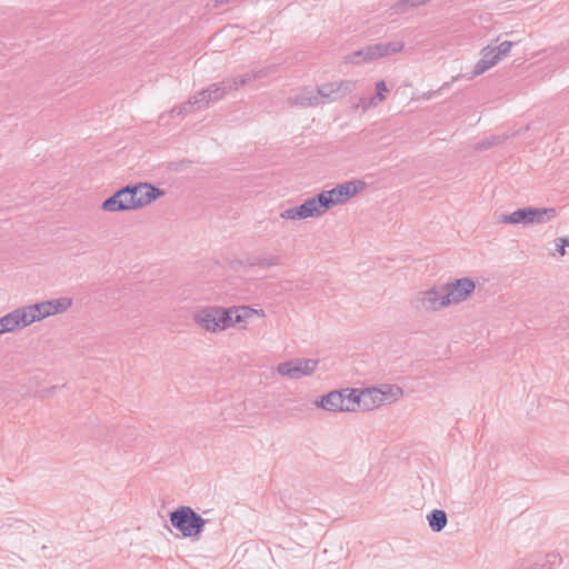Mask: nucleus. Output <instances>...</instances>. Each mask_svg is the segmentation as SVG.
<instances>
[{
  "label": "nucleus",
  "instance_id": "nucleus-36",
  "mask_svg": "<svg viewBox=\"0 0 569 569\" xmlns=\"http://www.w3.org/2000/svg\"><path fill=\"white\" fill-rule=\"evenodd\" d=\"M555 242H556L557 252L560 256H565L566 254V246L561 241H559V238H557Z\"/></svg>",
  "mask_w": 569,
  "mask_h": 569
},
{
  "label": "nucleus",
  "instance_id": "nucleus-33",
  "mask_svg": "<svg viewBox=\"0 0 569 569\" xmlns=\"http://www.w3.org/2000/svg\"><path fill=\"white\" fill-rule=\"evenodd\" d=\"M281 258L279 256H271L269 258H258V267L269 268L280 263Z\"/></svg>",
  "mask_w": 569,
  "mask_h": 569
},
{
  "label": "nucleus",
  "instance_id": "nucleus-42",
  "mask_svg": "<svg viewBox=\"0 0 569 569\" xmlns=\"http://www.w3.org/2000/svg\"><path fill=\"white\" fill-rule=\"evenodd\" d=\"M451 84V82H446L443 83V86L440 88V90H443L445 88H449Z\"/></svg>",
  "mask_w": 569,
  "mask_h": 569
},
{
  "label": "nucleus",
  "instance_id": "nucleus-7",
  "mask_svg": "<svg viewBox=\"0 0 569 569\" xmlns=\"http://www.w3.org/2000/svg\"><path fill=\"white\" fill-rule=\"evenodd\" d=\"M447 306L445 296L436 288L418 292L410 302L411 309L417 313L437 311Z\"/></svg>",
  "mask_w": 569,
  "mask_h": 569
},
{
  "label": "nucleus",
  "instance_id": "nucleus-26",
  "mask_svg": "<svg viewBox=\"0 0 569 569\" xmlns=\"http://www.w3.org/2000/svg\"><path fill=\"white\" fill-rule=\"evenodd\" d=\"M507 139V137H501V136H492L491 138L489 139H485L482 141H479L476 143L475 146V149L477 151H482V150H487L498 143H501L502 141H505Z\"/></svg>",
  "mask_w": 569,
  "mask_h": 569
},
{
  "label": "nucleus",
  "instance_id": "nucleus-5",
  "mask_svg": "<svg viewBox=\"0 0 569 569\" xmlns=\"http://www.w3.org/2000/svg\"><path fill=\"white\" fill-rule=\"evenodd\" d=\"M351 389L332 390L316 400V406L328 411H355Z\"/></svg>",
  "mask_w": 569,
  "mask_h": 569
},
{
  "label": "nucleus",
  "instance_id": "nucleus-38",
  "mask_svg": "<svg viewBox=\"0 0 569 569\" xmlns=\"http://www.w3.org/2000/svg\"><path fill=\"white\" fill-rule=\"evenodd\" d=\"M558 558H559V555L555 553V552L547 553V556H546L547 562L550 565H553Z\"/></svg>",
  "mask_w": 569,
  "mask_h": 569
},
{
  "label": "nucleus",
  "instance_id": "nucleus-6",
  "mask_svg": "<svg viewBox=\"0 0 569 569\" xmlns=\"http://www.w3.org/2000/svg\"><path fill=\"white\" fill-rule=\"evenodd\" d=\"M319 360L293 358L277 366V372L289 379H300L306 376H311L317 367Z\"/></svg>",
  "mask_w": 569,
  "mask_h": 569
},
{
  "label": "nucleus",
  "instance_id": "nucleus-1",
  "mask_svg": "<svg viewBox=\"0 0 569 569\" xmlns=\"http://www.w3.org/2000/svg\"><path fill=\"white\" fill-rule=\"evenodd\" d=\"M171 526L184 538L199 539L208 522L189 506H180L169 513Z\"/></svg>",
  "mask_w": 569,
  "mask_h": 569
},
{
  "label": "nucleus",
  "instance_id": "nucleus-9",
  "mask_svg": "<svg viewBox=\"0 0 569 569\" xmlns=\"http://www.w3.org/2000/svg\"><path fill=\"white\" fill-rule=\"evenodd\" d=\"M131 202L132 210L142 208L164 196V191L148 182H139L131 184Z\"/></svg>",
  "mask_w": 569,
  "mask_h": 569
},
{
  "label": "nucleus",
  "instance_id": "nucleus-13",
  "mask_svg": "<svg viewBox=\"0 0 569 569\" xmlns=\"http://www.w3.org/2000/svg\"><path fill=\"white\" fill-rule=\"evenodd\" d=\"M26 306L14 309L13 311L0 318L1 333L12 332L16 329L26 328L31 325Z\"/></svg>",
  "mask_w": 569,
  "mask_h": 569
},
{
  "label": "nucleus",
  "instance_id": "nucleus-34",
  "mask_svg": "<svg viewBox=\"0 0 569 569\" xmlns=\"http://www.w3.org/2000/svg\"><path fill=\"white\" fill-rule=\"evenodd\" d=\"M59 389V386H52L50 388L43 389L39 392V397L41 399H48L50 398L57 390Z\"/></svg>",
  "mask_w": 569,
  "mask_h": 569
},
{
  "label": "nucleus",
  "instance_id": "nucleus-10",
  "mask_svg": "<svg viewBox=\"0 0 569 569\" xmlns=\"http://www.w3.org/2000/svg\"><path fill=\"white\" fill-rule=\"evenodd\" d=\"M350 395L353 397V406L356 410L370 411L385 402V393L379 388L351 389Z\"/></svg>",
  "mask_w": 569,
  "mask_h": 569
},
{
  "label": "nucleus",
  "instance_id": "nucleus-14",
  "mask_svg": "<svg viewBox=\"0 0 569 569\" xmlns=\"http://www.w3.org/2000/svg\"><path fill=\"white\" fill-rule=\"evenodd\" d=\"M481 53H482V57L476 63L470 79L482 74L483 72L489 70L491 67L496 66L501 60V58L496 52V49H493L491 46L485 47L482 49Z\"/></svg>",
  "mask_w": 569,
  "mask_h": 569
},
{
  "label": "nucleus",
  "instance_id": "nucleus-40",
  "mask_svg": "<svg viewBox=\"0 0 569 569\" xmlns=\"http://www.w3.org/2000/svg\"><path fill=\"white\" fill-rule=\"evenodd\" d=\"M229 1L230 0H214V7H220Z\"/></svg>",
  "mask_w": 569,
  "mask_h": 569
},
{
  "label": "nucleus",
  "instance_id": "nucleus-19",
  "mask_svg": "<svg viewBox=\"0 0 569 569\" xmlns=\"http://www.w3.org/2000/svg\"><path fill=\"white\" fill-rule=\"evenodd\" d=\"M293 103L301 107H317L322 103L319 89L303 91L292 98Z\"/></svg>",
  "mask_w": 569,
  "mask_h": 569
},
{
  "label": "nucleus",
  "instance_id": "nucleus-23",
  "mask_svg": "<svg viewBox=\"0 0 569 569\" xmlns=\"http://www.w3.org/2000/svg\"><path fill=\"white\" fill-rule=\"evenodd\" d=\"M268 74V69H260L258 71H252L244 73L237 78H231L230 80L234 82V90H238L239 87L246 86L257 79H261Z\"/></svg>",
  "mask_w": 569,
  "mask_h": 569
},
{
  "label": "nucleus",
  "instance_id": "nucleus-35",
  "mask_svg": "<svg viewBox=\"0 0 569 569\" xmlns=\"http://www.w3.org/2000/svg\"><path fill=\"white\" fill-rule=\"evenodd\" d=\"M498 222L508 223V224H515V214H513V212L509 213V214H501L498 218Z\"/></svg>",
  "mask_w": 569,
  "mask_h": 569
},
{
  "label": "nucleus",
  "instance_id": "nucleus-24",
  "mask_svg": "<svg viewBox=\"0 0 569 569\" xmlns=\"http://www.w3.org/2000/svg\"><path fill=\"white\" fill-rule=\"evenodd\" d=\"M280 218L290 220H302L307 219V214L303 210L302 204L286 209L280 213Z\"/></svg>",
  "mask_w": 569,
  "mask_h": 569
},
{
  "label": "nucleus",
  "instance_id": "nucleus-31",
  "mask_svg": "<svg viewBox=\"0 0 569 569\" xmlns=\"http://www.w3.org/2000/svg\"><path fill=\"white\" fill-rule=\"evenodd\" d=\"M193 107L194 106H193L192 101L189 99L188 101H186L179 106H176L171 112L177 113L179 116H184V114L192 112Z\"/></svg>",
  "mask_w": 569,
  "mask_h": 569
},
{
  "label": "nucleus",
  "instance_id": "nucleus-3",
  "mask_svg": "<svg viewBox=\"0 0 569 569\" xmlns=\"http://www.w3.org/2000/svg\"><path fill=\"white\" fill-rule=\"evenodd\" d=\"M72 299L69 297H61L58 299L46 300L33 305L26 306L31 325L41 321L44 318L62 313L72 306Z\"/></svg>",
  "mask_w": 569,
  "mask_h": 569
},
{
  "label": "nucleus",
  "instance_id": "nucleus-17",
  "mask_svg": "<svg viewBox=\"0 0 569 569\" xmlns=\"http://www.w3.org/2000/svg\"><path fill=\"white\" fill-rule=\"evenodd\" d=\"M372 46L371 53L375 56V60L381 57H388L393 53L400 52L403 50L405 44L402 41H390V42H381L375 43Z\"/></svg>",
  "mask_w": 569,
  "mask_h": 569
},
{
  "label": "nucleus",
  "instance_id": "nucleus-8",
  "mask_svg": "<svg viewBox=\"0 0 569 569\" xmlns=\"http://www.w3.org/2000/svg\"><path fill=\"white\" fill-rule=\"evenodd\" d=\"M357 80H340L318 86L322 103H329L345 98L357 87Z\"/></svg>",
  "mask_w": 569,
  "mask_h": 569
},
{
  "label": "nucleus",
  "instance_id": "nucleus-37",
  "mask_svg": "<svg viewBox=\"0 0 569 569\" xmlns=\"http://www.w3.org/2000/svg\"><path fill=\"white\" fill-rule=\"evenodd\" d=\"M240 263L249 267H258V258H247L246 260L240 261Z\"/></svg>",
  "mask_w": 569,
  "mask_h": 569
},
{
  "label": "nucleus",
  "instance_id": "nucleus-4",
  "mask_svg": "<svg viewBox=\"0 0 569 569\" xmlns=\"http://www.w3.org/2000/svg\"><path fill=\"white\" fill-rule=\"evenodd\" d=\"M366 188L363 180H351L340 184H337L330 190L321 191L325 194V200L328 202V208H332L337 204L346 203L351 197L357 194L359 191Z\"/></svg>",
  "mask_w": 569,
  "mask_h": 569
},
{
  "label": "nucleus",
  "instance_id": "nucleus-18",
  "mask_svg": "<svg viewBox=\"0 0 569 569\" xmlns=\"http://www.w3.org/2000/svg\"><path fill=\"white\" fill-rule=\"evenodd\" d=\"M530 224L546 223L557 216L555 208H535L529 207Z\"/></svg>",
  "mask_w": 569,
  "mask_h": 569
},
{
  "label": "nucleus",
  "instance_id": "nucleus-20",
  "mask_svg": "<svg viewBox=\"0 0 569 569\" xmlns=\"http://www.w3.org/2000/svg\"><path fill=\"white\" fill-rule=\"evenodd\" d=\"M210 92L211 101H218L222 99L227 93L234 90V82L230 79H224L218 83H213L207 88Z\"/></svg>",
  "mask_w": 569,
  "mask_h": 569
},
{
  "label": "nucleus",
  "instance_id": "nucleus-11",
  "mask_svg": "<svg viewBox=\"0 0 569 569\" xmlns=\"http://www.w3.org/2000/svg\"><path fill=\"white\" fill-rule=\"evenodd\" d=\"M475 281L470 278H460L446 283L443 287L445 303L449 306L465 301L475 291Z\"/></svg>",
  "mask_w": 569,
  "mask_h": 569
},
{
  "label": "nucleus",
  "instance_id": "nucleus-12",
  "mask_svg": "<svg viewBox=\"0 0 569 569\" xmlns=\"http://www.w3.org/2000/svg\"><path fill=\"white\" fill-rule=\"evenodd\" d=\"M131 184H127L118 189L113 194L104 199L100 206L106 212H120L132 210L131 202Z\"/></svg>",
  "mask_w": 569,
  "mask_h": 569
},
{
  "label": "nucleus",
  "instance_id": "nucleus-25",
  "mask_svg": "<svg viewBox=\"0 0 569 569\" xmlns=\"http://www.w3.org/2000/svg\"><path fill=\"white\" fill-rule=\"evenodd\" d=\"M381 392L385 393V401H395L402 397L403 390L397 385H385L382 386Z\"/></svg>",
  "mask_w": 569,
  "mask_h": 569
},
{
  "label": "nucleus",
  "instance_id": "nucleus-22",
  "mask_svg": "<svg viewBox=\"0 0 569 569\" xmlns=\"http://www.w3.org/2000/svg\"><path fill=\"white\" fill-rule=\"evenodd\" d=\"M372 46H367L360 50L353 51L345 57L346 63L360 64L362 62H369L375 60V56L371 53Z\"/></svg>",
  "mask_w": 569,
  "mask_h": 569
},
{
  "label": "nucleus",
  "instance_id": "nucleus-28",
  "mask_svg": "<svg viewBox=\"0 0 569 569\" xmlns=\"http://www.w3.org/2000/svg\"><path fill=\"white\" fill-rule=\"evenodd\" d=\"M515 214V224H530V216H529V207L519 208L513 211Z\"/></svg>",
  "mask_w": 569,
  "mask_h": 569
},
{
  "label": "nucleus",
  "instance_id": "nucleus-27",
  "mask_svg": "<svg viewBox=\"0 0 569 569\" xmlns=\"http://www.w3.org/2000/svg\"><path fill=\"white\" fill-rule=\"evenodd\" d=\"M193 106H197L198 108H202L208 106L211 101L210 92L208 89H204L197 94H194L192 98H190Z\"/></svg>",
  "mask_w": 569,
  "mask_h": 569
},
{
  "label": "nucleus",
  "instance_id": "nucleus-2",
  "mask_svg": "<svg viewBox=\"0 0 569 569\" xmlns=\"http://www.w3.org/2000/svg\"><path fill=\"white\" fill-rule=\"evenodd\" d=\"M231 315L232 309L219 306L203 307L194 313L193 321L207 331L218 332L232 327Z\"/></svg>",
  "mask_w": 569,
  "mask_h": 569
},
{
  "label": "nucleus",
  "instance_id": "nucleus-16",
  "mask_svg": "<svg viewBox=\"0 0 569 569\" xmlns=\"http://www.w3.org/2000/svg\"><path fill=\"white\" fill-rule=\"evenodd\" d=\"M230 309H232V327L237 323L246 322L253 316L264 317V311L262 309H254L250 306L231 307Z\"/></svg>",
  "mask_w": 569,
  "mask_h": 569
},
{
  "label": "nucleus",
  "instance_id": "nucleus-41",
  "mask_svg": "<svg viewBox=\"0 0 569 569\" xmlns=\"http://www.w3.org/2000/svg\"><path fill=\"white\" fill-rule=\"evenodd\" d=\"M413 1L416 2V6L419 7L421 4L429 2L430 0H413Z\"/></svg>",
  "mask_w": 569,
  "mask_h": 569
},
{
  "label": "nucleus",
  "instance_id": "nucleus-15",
  "mask_svg": "<svg viewBox=\"0 0 569 569\" xmlns=\"http://www.w3.org/2000/svg\"><path fill=\"white\" fill-rule=\"evenodd\" d=\"M327 203L328 202L325 200V194L320 192L315 197L307 199L301 204L308 218H316L322 216L329 210Z\"/></svg>",
  "mask_w": 569,
  "mask_h": 569
},
{
  "label": "nucleus",
  "instance_id": "nucleus-30",
  "mask_svg": "<svg viewBox=\"0 0 569 569\" xmlns=\"http://www.w3.org/2000/svg\"><path fill=\"white\" fill-rule=\"evenodd\" d=\"M411 8H417L416 2L413 0H399L396 2L392 7V9L397 13H403L407 12Z\"/></svg>",
  "mask_w": 569,
  "mask_h": 569
},
{
  "label": "nucleus",
  "instance_id": "nucleus-32",
  "mask_svg": "<svg viewBox=\"0 0 569 569\" xmlns=\"http://www.w3.org/2000/svg\"><path fill=\"white\" fill-rule=\"evenodd\" d=\"M513 44L515 43L512 41H502L501 43L492 48L496 49V52L502 59L510 52Z\"/></svg>",
  "mask_w": 569,
  "mask_h": 569
},
{
  "label": "nucleus",
  "instance_id": "nucleus-29",
  "mask_svg": "<svg viewBox=\"0 0 569 569\" xmlns=\"http://www.w3.org/2000/svg\"><path fill=\"white\" fill-rule=\"evenodd\" d=\"M376 96L370 99V106L376 104V101L381 102L386 99L385 93L388 92L386 82L383 80L378 81L376 83Z\"/></svg>",
  "mask_w": 569,
  "mask_h": 569
},
{
  "label": "nucleus",
  "instance_id": "nucleus-21",
  "mask_svg": "<svg viewBox=\"0 0 569 569\" xmlns=\"http://www.w3.org/2000/svg\"><path fill=\"white\" fill-rule=\"evenodd\" d=\"M428 525L435 532H440L448 523L446 511L441 509H433L427 515Z\"/></svg>",
  "mask_w": 569,
  "mask_h": 569
},
{
  "label": "nucleus",
  "instance_id": "nucleus-39",
  "mask_svg": "<svg viewBox=\"0 0 569 569\" xmlns=\"http://www.w3.org/2000/svg\"><path fill=\"white\" fill-rule=\"evenodd\" d=\"M559 241H561L566 247H569V237H559Z\"/></svg>",
  "mask_w": 569,
  "mask_h": 569
}]
</instances>
